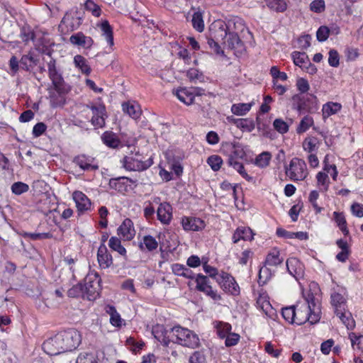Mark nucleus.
<instances>
[{"mask_svg":"<svg viewBox=\"0 0 363 363\" xmlns=\"http://www.w3.org/2000/svg\"><path fill=\"white\" fill-rule=\"evenodd\" d=\"M331 304L334 308V312L337 309L347 308V290L345 287L337 286L332 290L330 294Z\"/></svg>","mask_w":363,"mask_h":363,"instance_id":"obj_10","label":"nucleus"},{"mask_svg":"<svg viewBox=\"0 0 363 363\" xmlns=\"http://www.w3.org/2000/svg\"><path fill=\"white\" fill-rule=\"evenodd\" d=\"M215 328L218 335L223 339L225 338L231 330V325L228 323L216 322Z\"/></svg>","mask_w":363,"mask_h":363,"instance_id":"obj_50","label":"nucleus"},{"mask_svg":"<svg viewBox=\"0 0 363 363\" xmlns=\"http://www.w3.org/2000/svg\"><path fill=\"white\" fill-rule=\"evenodd\" d=\"M74 62L75 66L81 69L82 72L86 74H89L91 68L87 64L86 60L82 55H77L74 57Z\"/></svg>","mask_w":363,"mask_h":363,"instance_id":"obj_46","label":"nucleus"},{"mask_svg":"<svg viewBox=\"0 0 363 363\" xmlns=\"http://www.w3.org/2000/svg\"><path fill=\"white\" fill-rule=\"evenodd\" d=\"M123 111L132 118L136 120L141 115V109L138 104L133 102H125L122 104Z\"/></svg>","mask_w":363,"mask_h":363,"instance_id":"obj_29","label":"nucleus"},{"mask_svg":"<svg viewBox=\"0 0 363 363\" xmlns=\"http://www.w3.org/2000/svg\"><path fill=\"white\" fill-rule=\"evenodd\" d=\"M121 164L127 171L143 172L153 164V160L150 157L145 160L144 157L138 151L132 152L121 160Z\"/></svg>","mask_w":363,"mask_h":363,"instance_id":"obj_2","label":"nucleus"},{"mask_svg":"<svg viewBox=\"0 0 363 363\" xmlns=\"http://www.w3.org/2000/svg\"><path fill=\"white\" fill-rule=\"evenodd\" d=\"M74 162L84 171H95L99 169V165L95 159L85 155H80L74 159Z\"/></svg>","mask_w":363,"mask_h":363,"instance_id":"obj_16","label":"nucleus"},{"mask_svg":"<svg viewBox=\"0 0 363 363\" xmlns=\"http://www.w3.org/2000/svg\"><path fill=\"white\" fill-rule=\"evenodd\" d=\"M328 64L333 67H337L340 64V56L337 50H330L329 51Z\"/></svg>","mask_w":363,"mask_h":363,"instance_id":"obj_62","label":"nucleus"},{"mask_svg":"<svg viewBox=\"0 0 363 363\" xmlns=\"http://www.w3.org/2000/svg\"><path fill=\"white\" fill-rule=\"evenodd\" d=\"M216 282L225 293L235 296L240 294V286L229 273L222 271L216 278Z\"/></svg>","mask_w":363,"mask_h":363,"instance_id":"obj_7","label":"nucleus"},{"mask_svg":"<svg viewBox=\"0 0 363 363\" xmlns=\"http://www.w3.org/2000/svg\"><path fill=\"white\" fill-rule=\"evenodd\" d=\"M245 28L244 21L242 18L238 17H233L227 21L224 26H222L220 29L221 31L226 32H236L242 31Z\"/></svg>","mask_w":363,"mask_h":363,"instance_id":"obj_24","label":"nucleus"},{"mask_svg":"<svg viewBox=\"0 0 363 363\" xmlns=\"http://www.w3.org/2000/svg\"><path fill=\"white\" fill-rule=\"evenodd\" d=\"M267 6L276 12H284L286 10L287 5L284 0H264Z\"/></svg>","mask_w":363,"mask_h":363,"instance_id":"obj_45","label":"nucleus"},{"mask_svg":"<svg viewBox=\"0 0 363 363\" xmlns=\"http://www.w3.org/2000/svg\"><path fill=\"white\" fill-rule=\"evenodd\" d=\"M84 8L87 11L91 13L95 17H99L101 13V9L100 6L95 4L92 0H86L84 4Z\"/></svg>","mask_w":363,"mask_h":363,"instance_id":"obj_54","label":"nucleus"},{"mask_svg":"<svg viewBox=\"0 0 363 363\" xmlns=\"http://www.w3.org/2000/svg\"><path fill=\"white\" fill-rule=\"evenodd\" d=\"M144 247L150 252L156 250L158 247L157 241L151 235H145L143 238V242L140 244V247L143 250Z\"/></svg>","mask_w":363,"mask_h":363,"instance_id":"obj_44","label":"nucleus"},{"mask_svg":"<svg viewBox=\"0 0 363 363\" xmlns=\"http://www.w3.org/2000/svg\"><path fill=\"white\" fill-rule=\"evenodd\" d=\"M292 58L296 65L300 67L301 69L306 67V64H308L310 60L306 52H301L294 51L292 52Z\"/></svg>","mask_w":363,"mask_h":363,"instance_id":"obj_43","label":"nucleus"},{"mask_svg":"<svg viewBox=\"0 0 363 363\" xmlns=\"http://www.w3.org/2000/svg\"><path fill=\"white\" fill-rule=\"evenodd\" d=\"M274 128L281 134L286 133L289 131V126L286 122L281 118H277L273 123Z\"/></svg>","mask_w":363,"mask_h":363,"instance_id":"obj_58","label":"nucleus"},{"mask_svg":"<svg viewBox=\"0 0 363 363\" xmlns=\"http://www.w3.org/2000/svg\"><path fill=\"white\" fill-rule=\"evenodd\" d=\"M284 259L280 257V252L277 248L272 249L267 255L264 264L267 266L277 267L281 264Z\"/></svg>","mask_w":363,"mask_h":363,"instance_id":"obj_34","label":"nucleus"},{"mask_svg":"<svg viewBox=\"0 0 363 363\" xmlns=\"http://www.w3.org/2000/svg\"><path fill=\"white\" fill-rule=\"evenodd\" d=\"M72 198L79 213H82L90 210L91 206V201L82 191H74Z\"/></svg>","mask_w":363,"mask_h":363,"instance_id":"obj_19","label":"nucleus"},{"mask_svg":"<svg viewBox=\"0 0 363 363\" xmlns=\"http://www.w3.org/2000/svg\"><path fill=\"white\" fill-rule=\"evenodd\" d=\"M82 23V17L77 9L67 11L61 21V23L65 25L67 30L70 31L77 30Z\"/></svg>","mask_w":363,"mask_h":363,"instance_id":"obj_11","label":"nucleus"},{"mask_svg":"<svg viewBox=\"0 0 363 363\" xmlns=\"http://www.w3.org/2000/svg\"><path fill=\"white\" fill-rule=\"evenodd\" d=\"M232 239L234 243H237L240 240H252L253 234L250 228L240 227L235 231Z\"/></svg>","mask_w":363,"mask_h":363,"instance_id":"obj_28","label":"nucleus"},{"mask_svg":"<svg viewBox=\"0 0 363 363\" xmlns=\"http://www.w3.org/2000/svg\"><path fill=\"white\" fill-rule=\"evenodd\" d=\"M189 363H205L206 357L201 351L194 352L189 357Z\"/></svg>","mask_w":363,"mask_h":363,"instance_id":"obj_64","label":"nucleus"},{"mask_svg":"<svg viewBox=\"0 0 363 363\" xmlns=\"http://www.w3.org/2000/svg\"><path fill=\"white\" fill-rule=\"evenodd\" d=\"M320 141L315 137H307L303 142V148L305 151L313 153L319 147Z\"/></svg>","mask_w":363,"mask_h":363,"instance_id":"obj_39","label":"nucleus"},{"mask_svg":"<svg viewBox=\"0 0 363 363\" xmlns=\"http://www.w3.org/2000/svg\"><path fill=\"white\" fill-rule=\"evenodd\" d=\"M76 363H98V359L91 353H82L78 356Z\"/></svg>","mask_w":363,"mask_h":363,"instance_id":"obj_60","label":"nucleus"},{"mask_svg":"<svg viewBox=\"0 0 363 363\" xmlns=\"http://www.w3.org/2000/svg\"><path fill=\"white\" fill-rule=\"evenodd\" d=\"M272 159V155L269 152H263L258 155L255 160V164L260 168L267 167Z\"/></svg>","mask_w":363,"mask_h":363,"instance_id":"obj_47","label":"nucleus"},{"mask_svg":"<svg viewBox=\"0 0 363 363\" xmlns=\"http://www.w3.org/2000/svg\"><path fill=\"white\" fill-rule=\"evenodd\" d=\"M310 10L316 13H320L325 9V3L324 0H313L310 4Z\"/></svg>","mask_w":363,"mask_h":363,"instance_id":"obj_61","label":"nucleus"},{"mask_svg":"<svg viewBox=\"0 0 363 363\" xmlns=\"http://www.w3.org/2000/svg\"><path fill=\"white\" fill-rule=\"evenodd\" d=\"M126 177L111 179L108 183L109 187L118 192L124 193L128 190V185L125 182Z\"/></svg>","mask_w":363,"mask_h":363,"instance_id":"obj_36","label":"nucleus"},{"mask_svg":"<svg viewBox=\"0 0 363 363\" xmlns=\"http://www.w3.org/2000/svg\"><path fill=\"white\" fill-rule=\"evenodd\" d=\"M272 273L271 270L267 267V265L262 267L259 271V284H265L272 277Z\"/></svg>","mask_w":363,"mask_h":363,"instance_id":"obj_52","label":"nucleus"},{"mask_svg":"<svg viewBox=\"0 0 363 363\" xmlns=\"http://www.w3.org/2000/svg\"><path fill=\"white\" fill-rule=\"evenodd\" d=\"M307 102H310L311 104H315L317 102V97L313 94H308L306 98L303 97L299 99V101L297 106V109L299 112L302 111H311V108L308 107L307 105Z\"/></svg>","mask_w":363,"mask_h":363,"instance_id":"obj_38","label":"nucleus"},{"mask_svg":"<svg viewBox=\"0 0 363 363\" xmlns=\"http://www.w3.org/2000/svg\"><path fill=\"white\" fill-rule=\"evenodd\" d=\"M257 304L267 315L271 316L270 313L273 312V308L268 301L265 300L264 297L260 296L257 300Z\"/></svg>","mask_w":363,"mask_h":363,"instance_id":"obj_59","label":"nucleus"},{"mask_svg":"<svg viewBox=\"0 0 363 363\" xmlns=\"http://www.w3.org/2000/svg\"><path fill=\"white\" fill-rule=\"evenodd\" d=\"M286 267L289 273L296 280L303 276V265L298 259L295 257L289 258L286 260Z\"/></svg>","mask_w":363,"mask_h":363,"instance_id":"obj_20","label":"nucleus"},{"mask_svg":"<svg viewBox=\"0 0 363 363\" xmlns=\"http://www.w3.org/2000/svg\"><path fill=\"white\" fill-rule=\"evenodd\" d=\"M237 128L242 131L252 132L255 128V123L251 118H240Z\"/></svg>","mask_w":363,"mask_h":363,"instance_id":"obj_51","label":"nucleus"},{"mask_svg":"<svg viewBox=\"0 0 363 363\" xmlns=\"http://www.w3.org/2000/svg\"><path fill=\"white\" fill-rule=\"evenodd\" d=\"M317 186L320 191L325 192L328 190L330 179L325 172H319L316 174Z\"/></svg>","mask_w":363,"mask_h":363,"instance_id":"obj_40","label":"nucleus"},{"mask_svg":"<svg viewBox=\"0 0 363 363\" xmlns=\"http://www.w3.org/2000/svg\"><path fill=\"white\" fill-rule=\"evenodd\" d=\"M157 214L162 223L168 225L172 218V208L168 203H162L157 208Z\"/></svg>","mask_w":363,"mask_h":363,"instance_id":"obj_23","label":"nucleus"},{"mask_svg":"<svg viewBox=\"0 0 363 363\" xmlns=\"http://www.w3.org/2000/svg\"><path fill=\"white\" fill-rule=\"evenodd\" d=\"M183 229L186 231H199L203 230L205 226V222L196 217L184 216L181 220Z\"/></svg>","mask_w":363,"mask_h":363,"instance_id":"obj_14","label":"nucleus"},{"mask_svg":"<svg viewBox=\"0 0 363 363\" xmlns=\"http://www.w3.org/2000/svg\"><path fill=\"white\" fill-rule=\"evenodd\" d=\"M152 333L154 337L165 347L171 342H174L171 335V330H167L163 325L157 324L153 326Z\"/></svg>","mask_w":363,"mask_h":363,"instance_id":"obj_13","label":"nucleus"},{"mask_svg":"<svg viewBox=\"0 0 363 363\" xmlns=\"http://www.w3.org/2000/svg\"><path fill=\"white\" fill-rule=\"evenodd\" d=\"M108 246L111 250L118 252L121 255L124 256L126 254L125 248L122 246L121 240L116 237H111L109 239Z\"/></svg>","mask_w":363,"mask_h":363,"instance_id":"obj_49","label":"nucleus"},{"mask_svg":"<svg viewBox=\"0 0 363 363\" xmlns=\"http://www.w3.org/2000/svg\"><path fill=\"white\" fill-rule=\"evenodd\" d=\"M101 140L106 146L111 148H117L121 144L118 135L111 131L104 132L101 135Z\"/></svg>","mask_w":363,"mask_h":363,"instance_id":"obj_30","label":"nucleus"},{"mask_svg":"<svg viewBox=\"0 0 363 363\" xmlns=\"http://www.w3.org/2000/svg\"><path fill=\"white\" fill-rule=\"evenodd\" d=\"M69 41L72 45L82 47L85 49L90 48L94 43L93 39L89 36L85 35L82 32H78L71 35Z\"/></svg>","mask_w":363,"mask_h":363,"instance_id":"obj_22","label":"nucleus"},{"mask_svg":"<svg viewBox=\"0 0 363 363\" xmlns=\"http://www.w3.org/2000/svg\"><path fill=\"white\" fill-rule=\"evenodd\" d=\"M101 279L96 272L89 273L84 280L83 296H86L89 300L95 299L101 290Z\"/></svg>","mask_w":363,"mask_h":363,"instance_id":"obj_5","label":"nucleus"},{"mask_svg":"<svg viewBox=\"0 0 363 363\" xmlns=\"http://www.w3.org/2000/svg\"><path fill=\"white\" fill-rule=\"evenodd\" d=\"M43 350L50 356L65 352L58 334L46 340L43 344Z\"/></svg>","mask_w":363,"mask_h":363,"instance_id":"obj_12","label":"nucleus"},{"mask_svg":"<svg viewBox=\"0 0 363 363\" xmlns=\"http://www.w3.org/2000/svg\"><path fill=\"white\" fill-rule=\"evenodd\" d=\"M99 28L101 30L102 35L105 38L107 43L109 45L111 48H112L114 45L113 29L111 27L108 21H103L99 25Z\"/></svg>","mask_w":363,"mask_h":363,"instance_id":"obj_33","label":"nucleus"},{"mask_svg":"<svg viewBox=\"0 0 363 363\" xmlns=\"http://www.w3.org/2000/svg\"><path fill=\"white\" fill-rule=\"evenodd\" d=\"M195 282L196 284V289L197 291L203 292L215 301L221 299V296L218 295L217 291L213 290L211 286L208 277L202 274H198L196 276Z\"/></svg>","mask_w":363,"mask_h":363,"instance_id":"obj_9","label":"nucleus"},{"mask_svg":"<svg viewBox=\"0 0 363 363\" xmlns=\"http://www.w3.org/2000/svg\"><path fill=\"white\" fill-rule=\"evenodd\" d=\"M21 69L30 72L38 65V59L35 57L33 52H29L26 55H23L19 60Z\"/></svg>","mask_w":363,"mask_h":363,"instance_id":"obj_27","label":"nucleus"},{"mask_svg":"<svg viewBox=\"0 0 363 363\" xmlns=\"http://www.w3.org/2000/svg\"><path fill=\"white\" fill-rule=\"evenodd\" d=\"M64 82L52 84L48 89L50 105L52 108L62 107L66 104L67 91L63 86Z\"/></svg>","mask_w":363,"mask_h":363,"instance_id":"obj_8","label":"nucleus"},{"mask_svg":"<svg viewBox=\"0 0 363 363\" xmlns=\"http://www.w3.org/2000/svg\"><path fill=\"white\" fill-rule=\"evenodd\" d=\"M329 34V28L327 26H322L316 32L317 40L320 42H324L328 38Z\"/></svg>","mask_w":363,"mask_h":363,"instance_id":"obj_63","label":"nucleus"},{"mask_svg":"<svg viewBox=\"0 0 363 363\" xmlns=\"http://www.w3.org/2000/svg\"><path fill=\"white\" fill-rule=\"evenodd\" d=\"M171 332L172 337L176 338L174 342L193 349L199 346V338L193 331L177 325L171 328Z\"/></svg>","mask_w":363,"mask_h":363,"instance_id":"obj_3","label":"nucleus"},{"mask_svg":"<svg viewBox=\"0 0 363 363\" xmlns=\"http://www.w3.org/2000/svg\"><path fill=\"white\" fill-rule=\"evenodd\" d=\"M342 109V105L337 102H328L323 105V118H326L337 113Z\"/></svg>","mask_w":363,"mask_h":363,"instance_id":"obj_32","label":"nucleus"},{"mask_svg":"<svg viewBox=\"0 0 363 363\" xmlns=\"http://www.w3.org/2000/svg\"><path fill=\"white\" fill-rule=\"evenodd\" d=\"M176 96L180 101L186 105H191L194 103V93L190 89H179L176 91Z\"/></svg>","mask_w":363,"mask_h":363,"instance_id":"obj_31","label":"nucleus"},{"mask_svg":"<svg viewBox=\"0 0 363 363\" xmlns=\"http://www.w3.org/2000/svg\"><path fill=\"white\" fill-rule=\"evenodd\" d=\"M117 233L124 240H131L135 235L133 221L130 218H125L118 228Z\"/></svg>","mask_w":363,"mask_h":363,"instance_id":"obj_18","label":"nucleus"},{"mask_svg":"<svg viewBox=\"0 0 363 363\" xmlns=\"http://www.w3.org/2000/svg\"><path fill=\"white\" fill-rule=\"evenodd\" d=\"M281 315L287 322L290 323H296L294 306L282 308Z\"/></svg>","mask_w":363,"mask_h":363,"instance_id":"obj_53","label":"nucleus"},{"mask_svg":"<svg viewBox=\"0 0 363 363\" xmlns=\"http://www.w3.org/2000/svg\"><path fill=\"white\" fill-rule=\"evenodd\" d=\"M97 260L101 269H107L113 264L112 256L104 243L101 244L98 249Z\"/></svg>","mask_w":363,"mask_h":363,"instance_id":"obj_21","label":"nucleus"},{"mask_svg":"<svg viewBox=\"0 0 363 363\" xmlns=\"http://www.w3.org/2000/svg\"><path fill=\"white\" fill-rule=\"evenodd\" d=\"M284 169L286 175L294 182L303 181L308 174L305 161L298 157H294Z\"/></svg>","mask_w":363,"mask_h":363,"instance_id":"obj_4","label":"nucleus"},{"mask_svg":"<svg viewBox=\"0 0 363 363\" xmlns=\"http://www.w3.org/2000/svg\"><path fill=\"white\" fill-rule=\"evenodd\" d=\"M314 121L313 118L307 115L305 116L300 121L299 125L296 128V133L298 134H301L306 132L311 126L313 125Z\"/></svg>","mask_w":363,"mask_h":363,"instance_id":"obj_42","label":"nucleus"},{"mask_svg":"<svg viewBox=\"0 0 363 363\" xmlns=\"http://www.w3.org/2000/svg\"><path fill=\"white\" fill-rule=\"evenodd\" d=\"M11 189L13 194L16 195H21L27 192L29 190V186L26 183L17 182L12 184Z\"/></svg>","mask_w":363,"mask_h":363,"instance_id":"obj_56","label":"nucleus"},{"mask_svg":"<svg viewBox=\"0 0 363 363\" xmlns=\"http://www.w3.org/2000/svg\"><path fill=\"white\" fill-rule=\"evenodd\" d=\"M221 33L218 35L224 40L223 43L230 49H241L243 48V43L236 32L220 31Z\"/></svg>","mask_w":363,"mask_h":363,"instance_id":"obj_15","label":"nucleus"},{"mask_svg":"<svg viewBox=\"0 0 363 363\" xmlns=\"http://www.w3.org/2000/svg\"><path fill=\"white\" fill-rule=\"evenodd\" d=\"M88 107L91 110L93 113V116L91 120V124L96 128H103L105 125V106L104 105H92Z\"/></svg>","mask_w":363,"mask_h":363,"instance_id":"obj_17","label":"nucleus"},{"mask_svg":"<svg viewBox=\"0 0 363 363\" xmlns=\"http://www.w3.org/2000/svg\"><path fill=\"white\" fill-rule=\"evenodd\" d=\"M349 338L353 349H357L363 352V335L357 336L355 333H351L349 334Z\"/></svg>","mask_w":363,"mask_h":363,"instance_id":"obj_55","label":"nucleus"},{"mask_svg":"<svg viewBox=\"0 0 363 363\" xmlns=\"http://www.w3.org/2000/svg\"><path fill=\"white\" fill-rule=\"evenodd\" d=\"M335 313L345 325L347 330H352L355 328V321L352 313L347 310V308L344 309H337Z\"/></svg>","mask_w":363,"mask_h":363,"instance_id":"obj_25","label":"nucleus"},{"mask_svg":"<svg viewBox=\"0 0 363 363\" xmlns=\"http://www.w3.org/2000/svg\"><path fill=\"white\" fill-rule=\"evenodd\" d=\"M57 334L65 352L76 349L81 342V335L75 329H68Z\"/></svg>","mask_w":363,"mask_h":363,"instance_id":"obj_6","label":"nucleus"},{"mask_svg":"<svg viewBox=\"0 0 363 363\" xmlns=\"http://www.w3.org/2000/svg\"><path fill=\"white\" fill-rule=\"evenodd\" d=\"M303 302H299L294 306L296 313V324L301 325L306 322L315 324L321 318V307L317 294L311 289L303 293Z\"/></svg>","mask_w":363,"mask_h":363,"instance_id":"obj_1","label":"nucleus"},{"mask_svg":"<svg viewBox=\"0 0 363 363\" xmlns=\"http://www.w3.org/2000/svg\"><path fill=\"white\" fill-rule=\"evenodd\" d=\"M106 312L110 315V323L113 326L119 327L121 325V318L116 309L113 306H107L106 307Z\"/></svg>","mask_w":363,"mask_h":363,"instance_id":"obj_41","label":"nucleus"},{"mask_svg":"<svg viewBox=\"0 0 363 363\" xmlns=\"http://www.w3.org/2000/svg\"><path fill=\"white\" fill-rule=\"evenodd\" d=\"M207 163L216 172L220 169L223 160L218 155H211L207 159Z\"/></svg>","mask_w":363,"mask_h":363,"instance_id":"obj_57","label":"nucleus"},{"mask_svg":"<svg viewBox=\"0 0 363 363\" xmlns=\"http://www.w3.org/2000/svg\"><path fill=\"white\" fill-rule=\"evenodd\" d=\"M47 65L49 78L52 82V84L57 85L58 83L64 82V79L61 74L57 69L56 60L51 57Z\"/></svg>","mask_w":363,"mask_h":363,"instance_id":"obj_26","label":"nucleus"},{"mask_svg":"<svg viewBox=\"0 0 363 363\" xmlns=\"http://www.w3.org/2000/svg\"><path fill=\"white\" fill-rule=\"evenodd\" d=\"M192 26L198 32H202L204 29L203 13L200 11L194 12L191 19Z\"/></svg>","mask_w":363,"mask_h":363,"instance_id":"obj_48","label":"nucleus"},{"mask_svg":"<svg viewBox=\"0 0 363 363\" xmlns=\"http://www.w3.org/2000/svg\"><path fill=\"white\" fill-rule=\"evenodd\" d=\"M252 103L234 104L231 106V112L236 116H245L251 109Z\"/></svg>","mask_w":363,"mask_h":363,"instance_id":"obj_37","label":"nucleus"},{"mask_svg":"<svg viewBox=\"0 0 363 363\" xmlns=\"http://www.w3.org/2000/svg\"><path fill=\"white\" fill-rule=\"evenodd\" d=\"M333 220L343 235L345 236L349 235L350 232L344 213L342 212H333Z\"/></svg>","mask_w":363,"mask_h":363,"instance_id":"obj_35","label":"nucleus"}]
</instances>
